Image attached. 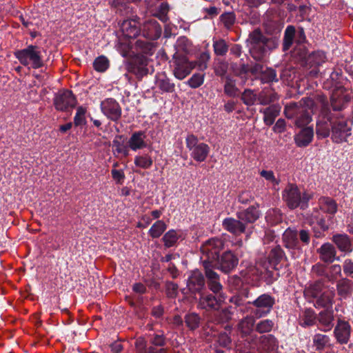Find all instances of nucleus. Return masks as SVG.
<instances>
[{
  "label": "nucleus",
  "instance_id": "obj_1",
  "mask_svg": "<svg viewBox=\"0 0 353 353\" xmlns=\"http://www.w3.org/2000/svg\"><path fill=\"white\" fill-rule=\"evenodd\" d=\"M348 79L343 76L341 69L334 70L324 83L326 89H332L331 96V105L333 110L340 111L343 108L345 103L350 100V97L345 94L347 92L346 85Z\"/></svg>",
  "mask_w": 353,
  "mask_h": 353
},
{
  "label": "nucleus",
  "instance_id": "obj_2",
  "mask_svg": "<svg viewBox=\"0 0 353 353\" xmlns=\"http://www.w3.org/2000/svg\"><path fill=\"white\" fill-rule=\"evenodd\" d=\"M246 43L252 57L256 61H261L268 51L278 47L279 39L276 37H266L260 29L256 28L249 34Z\"/></svg>",
  "mask_w": 353,
  "mask_h": 353
},
{
  "label": "nucleus",
  "instance_id": "obj_3",
  "mask_svg": "<svg viewBox=\"0 0 353 353\" xmlns=\"http://www.w3.org/2000/svg\"><path fill=\"white\" fill-rule=\"evenodd\" d=\"M314 101L310 98H303L299 103L286 105L284 113L288 119H294V124L301 128L312 121Z\"/></svg>",
  "mask_w": 353,
  "mask_h": 353
},
{
  "label": "nucleus",
  "instance_id": "obj_4",
  "mask_svg": "<svg viewBox=\"0 0 353 353\" xmlns=\"http://www.w3.org/2000/svg\"><path fill=\"white\" fill-rule=\"evenodd\" d=\"M317 99L322 104L321 112L316 122V132L319 138H326L330 134V128H332L335 119L332 113L327 107V101L324 95H318Z\"/></svg>",
  "mask_w": 353,
  "mask_h": 353
},
{
  "label": "nucleus",
  "instance_id": "obj_5",
  "mask_svg": "<svg viewBox=\"0 0 353 353\" xmlns=\"http://www.w3.org/2000/svg\"><path fill=\"white\" fill-rule=\"evenodd\" d=\"M14 55L24 66L38 69L43 65L40 48L37 46L30 45L26 48L16 50Z\"/></svg>",
  "mask_w": 353,
  "mask_h": 353
},
{
  "label": "nucleus",
  "instance_id": "obj_6",
  "mask_svg": "<svg viewBox=\"0 0 353 353\" xmlns=\"http://www.w3.org/2000/svg\"><path fill=\"white\" fill-rule=\"evenodd\" d=\"M172 74L179 80H183L188 77L196 67L194 62L190 61L186 56L176 52L170 61Z\"/></svg>",
  "mask_w": 353,
  "mask_h": 353
},
{
  "label": "nucleus",
  "instance_id": "obj_7",
  "mask_svg": "<svg viewBox=\"0 0 353 353\" xmlns=\"http://www.w3.org/2000/svg\"><path fill=\"white\" fill-rule=\"evenodd\" d=\"M224 243L219 238H212L206 241L201 247L203 265L208 262L212 266L219 256L220 252L223 248Z\"/></svg>",
  "mask_w": 353,
  "mask_h": 353
},
{
  "label": "nucleus",
  "instance_id": "obj_8",
  "mask_svg": "<svg viewBox=\"0 0 353 353\" xmlns=\"http://www.w3.org/2000/svg\"><path fill=\"white\" fill-rule=\"evenodd\" d=\"M254 321H255L253 316H246L238 323L237 330L241 337H248L245 340L247 341V345H245L244 349L243 347H241L240 343L236 345L237 350L241 352L248 353L247 349H254L256 347V343L254 342V339L250 336L253 331Z\"/></svg>",
  "mask_w": 353,
  "mask_h": 353
},
{
  "label": "nucleus",
  "instance_id": "obj_9",
  "mask_svg": "<svg viewBox=\"0 0 353 353\" xmlns=\"http://www.w3.org/2000/svg\"><path fill=\"white\" fill-rule=\"evenodd\" d=\"M187 148L191 152L190 156L198 162L204 161L208 157L210 148L205 143L199 142L198 138L194 134H188L185 139Z\"/></svg>",
  "mask_w": 353,
  "mask_h": 353
},
{
  "label": "nucleus",
  "instance_id": "obj_10",
  "mask_svg": "<svg viewBox=\"0 0 353 353\" xmlns=\"http://www.w3.org/2000/svg\"><path fill=\"white\" fill-rule=\"evenodd\" d=\"M224 293L201 292L198 302V307L207 312L219 310L226 299Z\"/></svg>",
  "mask_w": 353,
  "mask_h": 353
},
{
  "label": "nucleus",
  "instance_id": "obj_11",
  "mask_svg": "<svg viewBox=\"0 0 353 353\" xmlns=\"http://www.w3.org/2000/svg\"><path fill=\"white\" fill-rule=\"evenodd\" d=\"M250 303L255 307L253 311L256 318H261L269 314L275 303L274 298L268 294L260 295Z\"/></svg>",
  "mask_w": 353,
  "mask_h": 353
},
{
  "label": "nucleus",
  "instance_id": "obj_12",
  "mask_svg": "<svg viewBox=\"0 0 353 353\" xmlns=\"http://www.w3.org/2000/svg\"><path fill=\"white\" fill-rule=\"evenodd\" d=\"M55 109L59 111H67L73 108L77 104V100L70 90L58 92L53 99Z\"/></svg>",
  "mask_w": 353,
  "mask_h": 353
},
{
  "label": "nucleus",
  "instance_id": "obj_13",
  "mask_svg": "<svg viewBox=\"0 0 353 353\" xmlns=\"http://www.w3.org/2000/svg\"><path fill=\"white\" fill-rule=\"evenodd\" d=\"M282 199L290 209L294 210L301 203V193L296 185L289 183L282 192Z\"/></svg>",
  "mask_w": 353,
  "mask_h": 353
},
{
  "label": "nucleus",
  "instance_id": "obj_14",
  "mask_svg": "<svg viewBox=\"0 0 353 353\" xmlns=\"http://www.w3.org/2000/svg\"><path fill=\"white\" fill-rule=\"evenodd\" d=\"M239 263L237 256L231 251H226L219 256L212 265L214 268H217L224 273H229L234 270Z\"/></svg>",
  "mask_w": 353,
  "mask_h": 353
},
{
  "label": "nucleus",
  "instance_id": "obj_15",
  "mask_svg": "<svg viewBox=\"0 0 353 353\" xmlns=\"http://www.w3.org/2000/svg\"><path fill=\"white\" fill-rule=\"evenodd\" d=\"M351 135V128L344 120L335 119L332 128V140L336 143L346 141L347 138Z\"/></svg>",
  "mask_w": 353,
  "mask_h": 353
},
{
  "label": "nucleus",
  "instance_id": "obj_16",
  "mask_svg": "<svg viewBox=\"0 0 353 353\" xmlns=\"http://www.w3.org/2000/svg\"><path fill=\"white\" fill-rule=\"evenodd\" d=\"M101 112L109 119L117 121L121 117V108L119 103L112 98H108L101 103Z\"/></svg>",
  "mask_w": 353,
  "mask_h": 353
},
{
  "label": "nucleus",
  "instance_id": "obj_17",
  "mask_svg": "<svg viewBox=\"0 0 353 353\" xmlns=\"http://www.w3.org/2000/svg\"><path fill=\"white\" fill-rule=\"evenodd\" d=\"M161 34V28L157 21L153 18L146 20L140 28L139 35L148 40H156Z\"/></svg>",
  "mask_w": 353,
  "mask_h": 353
},
{
  "label": "nucleus",
  "instance_id": "obj_18",
  "mask_svg": "<svg viewBox=\"0 0 353 353\" xmlns=\"http://www.w3.org/2000/svg\"><path fill=\"white\" fill-rule=\"evenodd\" d=\"M205 275L207 279L208 288L214 293H223V285L220 283L219 275L214 271V269L208 262L204 263Z\"/></svg>",
  "mask_w": 353,
  "mask_h": 353
},
{
  "label": "nucleus",
  "instance_id": "obj_19",
  "mask_svg": "<svg viewBox=\"0 0 353 353\" xmlns=\"http://www.w3.org/2000/svg\"><path fill=\"white\" fill-rule=\"evenodd\" d=\"M351 330V326L348 322L339 320L334 330L337 343L341 345L347 344L350 338Z\"/></svg>",
  "mask_w": 353,
  "mask_h": 353
},
{
  "label": "nucleus",
  "instance_id": "obj_20",
  "mask_svg": "<svg viewBox=\"0 0 353 353\" xmlns=\"http://www.w3.org/2000/svg\"><path fill=\"white\" fill-rule=\"evenodd\" d=\"M222 226L224 230L235 236H239L245 232V223L242 220L228 217L223 219Z\"/></svg>",
  "mask_w": 353,
  "mask_h": 353
},
{
  "label": "nucleus",
  "instance_id": "obj_21",
  "mask_svg": "<svg viewBox=\"0 0 353 353\" xmlns=\"http://www.w3.org/2000/svg\"><path fill=\"white\" fill-rule=\"evenodd\" d=\"M205 286V279L203 275L199 270L192 272L187 281V287L192 293H201V290Z\"/></svg>",
  "mask_w": 353,
  "mask_h": 353
},
{
  "label": "nucleus",
  "instance_id": "obj_22",
  "mask_svg": "<svg viewBox=\"0 0 353 353\" xmlns=\"http://www.w3.org/2000/svg\"><path fill=\"white\" fill-rule=\"evenodd\" d=\"M155 85L162 93H172L175 91V84L164 72L156 74Z\"/></svg>",
  "mask_w": 353,
  "mask_h": 353
},
{
  "label": "nucleus",
  "instance_id": "obj_23",
  "mask_svg": "<svg viewBox=\"0 0 353 353\" xmlns=\"http://www.w3.org/2000/svg\"><path fill=\"white\" fill-rule=\"evenodd\" d=\"M317 252L320 259L325 263H331L335 259L339 260V258H336V251L334 246L330 243H323L317 250Z\"/></svg>",
  "mask_w": 353,
  "mask_h": 353
},
{
  "label": "nucleus",
  "instance_id": "obj_24",
  "mask_svg": "<svg viewBox=\"0 0 353 353\" xmlns=\"http://www.w3.org/2000/svg\"><path fill=\"white\" fill-rule=\"evenodd\" d=\"M145 139V132L141 130L132 133L128 141V147L133 151L142 150L148 145Z\"/></svg>",
  "mask_w": 353,
  "mask_h": 353
},
{
  "label": "nucleus",
  "instance_id": "obj_25",
  "mask_svg": "<svg viewBox=\"0 0 353 353\" xmlns=\"http://www.w3.org/2000/svg\"><path fill=\"white\" fill-rule=\"evenodd\" d=\"M139 23L134 19L125 20L121 24L123 35L129 39L136 38L140 33Z\"/></svg>",
  "mask_w": 353,
  "mask_h": 353
},
{
  "label": "nucleus",
  "instance_id": "obj_26",
  "mask_svg": "<svg viewBox=\"0 0 353 353\" xmlns=\"http://www.w3.org/2000/svg\"><path fill=\"white\" fill-rule=\"evenodd\" d=\"M261 213L257 208L254 206L249 207L246 210L237 212V219L242 220L245 223L247 228L248 224L253 223L260 216Z\"/></svg>",
  "mask_w": 353,
  "mask_h": 353
},
{
  "label": "nucleus",
  "instance_id": "obj_27",
  "mask_svg": "<svg viewBox=\"0 0 353 353\" xmlns=\"http://www.w3.org/2000/svg\"><path fill=\"white\" fill-rule=\"evenodd\" d=\"M332 241L338 249L344 252L350 253L353 250V243L345 234H337L332 236Z\"/></svg>",
  "mask_w": 353,
  "mask_h": 353
},
{
  "label": "nucleus",
  "instance_id": "obj_28",
  "mask_svg": "<svg viewBox=\"0 0 353 353\" xmlns=\"http://www.w3.org/2000/svg\"><path fill=\"white\" fill-rule=\"evenodd\" d=\"M314 137V130L311 127L303 128L294 137V141L298 147H305L312 141Z\"/></svg>",
  "mask_w": 353,
  "mask_h": 353
},
{
  "label": "nucleus",
  "instance_id": "obj_29",
  "mask_svg": "<svg viewBox=\"0 0 353 353\" xmlns=\"http://www.w3.org/2000/svg\"><path fill=\"white\" fill-rule=\"evenodd\" d=\"M336 290L339 296L347 299L353 292V282L347 278H342L337 281Z\"/></svg>",
  "mask_w": 353,
  "mask_h": 353
},
{
  "label": "nucleus",
  "instance_id": "obj_30",
  "mask_svg": "<svg viewBox=\"0 0 353 353\" xmlns=\"http://www.w3.org/2000/svg\"><path fill=\"white\" fill-rule=\"evenodd\" d=\"M263 114V121L267 125H271L274 123L276 117L281 112V106L279 105H272L265 109L259 110Z\"/></svg>",
  "mask_w": 353,
  "mask_h": 353
},
{
  "label": "nucleus",
  "instance_id": "obj_31",
  "mask_svg": "<svg viewBox=\"0 0 353 353\" xmlns=\"http://www.w3.org/2000/svg\"><path fill=\"white\" fill-rule=\"evenodd\" d=\"M330 338L323 334H316L312 337V345L315 350L322 352L326 347H330Z\"/></svg>",
  "mask_w": 353,
  "mask_h": 353
},
{
  "label": "nucleus",
  "instance_id": "obj_32",
  "mask_svg": "<svg viewBox=\"0 0 353 353\" xmlns=\"http://www.w3.org/2000/svg\"><path fill=\"white\" fill-rule=\"evenodd\" d=\"M320 209L327 214H334L337 211V204L336 201L327 196H321L319 199Z\"/></svg>",
  "mask_w": 353,
  "mask_h": 353
},
{
  "label": "nucleus",
  "instance_id": "obj_33",
  "mask_svg": "<svg viewBox=\"0 0 353 353\" xmlns=\"http://www.w3.org/2000/svg\"><path fill=\"white\" fill-rule=\"evenodd\" d=\"M285 246L288 248H294L299 245L298 231L290 228L287 229L283 234Z\"/></svg>",
  "mask_w": 353,
  "mask_h": 353
},
{
  "label": "nucleus",
  "instance_id": "obj_34",
  "mask_svg": "<svg viewBox=\"0 0 353 353\" xmlns=\"http://www.w3.org/2000/svg\"><path fill=\"white\" fill-rule=\"evenodd\" d=\"M316 320L323 326L327 327L324 331L330 330L334 321V314L332 310H325L319 312Z\"/></svg>",
  "mask_w": 353,
  "mask_h": 353
},
{
  "label": "nucleus",
  "instance_id": "obj_35",
  "mask_svg": "<svg viewBox=\"0 0 353 353\" xmlns=\"http://www.w3.org/2000/svg\"><path fill=\"white\" fill-rule=\"evenodd\" d=\"M279 99L276 92L266 89L263 90L258 94V101L260 105H267Z\"/></svg>",
  "mask_w": 353,
  "mask_h": 353
},
{
  "label": "nucleus",
  "instance_id": "obj_36",
  "mask_svg": "<svg viewBox=\"0 0 353 353\" xmlns=\"http://www.w3.org/2000/svg\"><path fill=\"white\" fill-rule=\"evenodd\" d=\"M323 287V282L322 281H317L305 289L304 294L307 297L316 299L321 294Z\"/></svg>",
  "mask_w": 353,
  "mask_h": 353
},
{
  "label": "nucleus",
  "instance_id": "obj_37",
  "mask_svg": "<svg viewBox=\"0 0 353 353\" xmlns=\"http://www.w3.org/2000/svg\"><path fill=\"white\" fill-rule=\"evenodd\" d=\"M148 63L145 59L136 60L132 68V72L137 78L141 79L148 73V68L146 67Z\"/></svg>",
  "mask_w": 353,
  "mask_h": 353
},
{
  "label": "nucleus",
  "instance_id": "obj_38",
  "mask_svg": "<svg viewBox=\"0 0 353 353\" xmlns=\"http://www.w3.org/2000/svg\"><path fill=\"white\" fill-rule=\"evenodd\" d=\"M239 92V88L236 85L235 80L230 76L225 77L224 93L229 97H234Z\"/></svg>",
  "mask_w": 353,
  "mask_h": 353
},
{
  "label": "nucleus",
  "instance_id": "obj_39",
  "mask_svg": "<svg viewBox=\"0 0 353 353\" xmlns=\"http://www.w3.org/2000/svg\"><path fill=\"white\" fill-rule=\"evenodd\" d=\"M134 163L137 167L142 169H149L153 164V160L150 155L144 154L141 155H137L134 157Z\"/></svg>",
  "mask_w": 353,
  "mask_h": 353
},
{
  "label": "nucleus",
  "instance_id": "obj_40",
  "mask_svg": "<svg viewBox=\"0 0 353 353\" xmlns=\"http://www.w3.org/2000/svg\"><path fill=\"white\" fill-rule=\"evenodd\" d=\"M317 316L314 311L312 309L304 310L301 318V325L303 327L311 326L316 323Z\"/></svg>",
  "mask_w": 353,
  "mask_h": 353
},
{
  "label": "nucleus",
  "instance_id": "obj_41",
  "mask_svg": "<svg viewBox=\"0 0 353 353\" xmlns=\"http://www.w3.org/2000/svg\"><path fill=\"white\" fill-rule=\"evenodd\" d=\"M167 225L162 220L156 221L148 231L149 235L153 238H159L165 231Z\"/></svg>",
  "mask_w": 353,
  "mask_h": 353
},
{
  "label": "nucleus",
  "instance_id": "obj_42",
  "mask_svg": "<svg viewBox=\"0 0 353 353\" xmlns=\"http://www.w3.org/2000/svg\"><path fill=\"white\" fill-rule=\"evenodd\" d=\"M113 152L115 156L121 154L123 157H128L129 155L128 144L125 145L123 141H120L117 138L114 139L112 141Z\"/></svg>",
  "mask_w": 353,
  "mask_h": 353
},
{
  "label": "nucleus",
  "instance_id": "obj_43",
  "mask_svg": "<svg viewBox=\"0 0 353 353\" xmlns=\"http://www.w3.org/2000/svg\"><path fill=\"white\" fill-rule=\"evenodd\" d=\"M295 28L292 26H288L284 33V38H283V50H288L290 49V48L292 46L294 41V38L295 36Z\"/></svg>",
  "mask_w": 353,
  "mask_h": 353
},
{
  "label": "nucleus",
  "instance_id": "obj_44",
  "mask_svg": "<svg viewBox=\"0 0 353 353\" xmlns=\"http://www.w3.org/2000/svg\"><path fill=\"white\" fill-rule=\"evenodd\" d=\"M179 238V235L174 230H170L163 235L162 241L165 248L174 246Z\"/></svg>",
  "mask_w": 353,
  "mask_h": 353
},
{
  "label": "nucleus",
  "instance_id": "obj_45",
  "mask_svg": "<svg viewBox=\"0 0 353 353\" xmlns=\"http://www.w3.org/2000/svg\"><path fill=\"white\" fill-rule=\"evenodd\" d=\"M341 276V267L340 265L334 264L331 265L328 271L326 270L325 278L331 282L334 283Z\"/></svg>",
  "mask_w": 353,
  "mask_h": 353
},
{
  "label": "nucleus",
  "instance_id": "obj_46",
  "mask_svg": "<svg viewBox=\"0 0 353 353\" xmlns=\"http://www.w3.org/2000/svg\"><path fill=\"white\" fill-rule=\"evenodd\" d=\"M185 323L188 327L194 330L199 327L200 325L201 318L199 314L192 312L187 314L184 318Z\"/></svg>",
  "mask_w": 353,
  "mask_h": 353
},
{
  "label": "nucleus",
  "instance_id": "obj_47",
  "mask_svg": "<svg viewBox=\"0 0 353 353\" xmlns=\"http://www.w3.org/2000/svg\"><path fill=\"white\" fill-rule=\"evenodd\" d=\"M241 99L245 105L251 106L258 100V95L253 90L245 89L241 94Z\"/></svg>",
  "mask_w": 353,
  "mask_h": 353
},
{
  "label": "nucleus",
  "instance_id": "obj_48",
  "mask_svg": "<svg viewBox=\"0 0 353 353\" xmlns=\"http://www.w3.org/2000/svg\"><path fill=\"white\" fill-rule=\"evenodd\" d=\"M327 58L323 51H316L312 53L308 57V62L312 65L318 66L325 63Z\"/></svg>",
  "mask_w": 353,
  "mask_h": 353
},
{
  "label": "nucleus",
  "instance_id": "obj_49",
  "mask_svg": "<svg viewBox=\"0 0 353 353\" xmlns=\"http://www.w3.org/2000/svg\"><path fill=\"white\" fill-rule=\"evenodd\" d=\"M333 296L334 294H330L328 293H322L319 297L316 298L315 306L318 307H332L333 304Z\"/></svg>",
  "mask_w": 353,
  "mask_h": 353
},
{
  "label": "nucleus",
  "instance_id": "obj_50",
  "mask_svg": "<svg viewBox=\"0 0 353 353\" xmlns=\"http://www.w3.org/2000/svg\"><path fill=\"white\" fill-rule=\"evenodd\" d=\"M261 80L263 83L273 81L277 82L279 81L276 77V71L270 68H267L265 70H263L261 74Z\"/></svg>",
  "mask_w": 353,
  "mask_h": 353
},
{
  "label": "nucleus",
  "instance_id": "obj_51",
  "mask_svg": "<svg viewBox=\"0 0 353 353\" xmlns=\"http://www.w3.org/2000/svg\"><path fill=\"white\" fill-rule=\"evenodd\" d=\"M213 48L214 53L218 56H224L228 51V46L223 39L214 41Z\"/></svg>",
  "mask_w": 353,
  "mask_h": 353
},
{
  "label": "nucleus",
  "instance_id": "obj_52",
  "mask_svg": "<svg viewBox=\"0 0 353 353\" xmlns=\"http://www.w3.org/2000/svg\"><path fill=\"white\" fill-rule=\"evenodd\" d=\"M93 67L98 72H105L109 67V61L105 56H99L94 61Z\"/></svg>",
  "mask_w": 353,
  "mask_h": 353
},
{
  "label": "nucleus",
  "instance_id": "obj_53",
  "mask_svg": "<svg viewBox=\"0 0 353 353\" xmlns=\"http://www.w3.org/2000/svg\"><path fill=\"white\" fill-rule=\"evenodd\" d=\"M204 78V74L195 73L188 79L187 83L192 88H197L203 83Z\"/></svg>",
  "mask_w": 353,
  "mask_h": 353
},
{
  "label": "nucleus",
  "instance_id": "obj_54",
  "mask_svg": "<svg viewBox=\"0 0 353 353\" xmlns=\"http://www.w3.org/2000/svg\"><path fill=\"white\" fill-rule=\"evenodd\" d=\"M276 342V339L272 334L264 335L259 338V343L264 350H268L272 348Z\"/></svg>",
  "mask_w": 353,
  "mask_h": 353
},
{
  "label": "nucleus",
  "instance_id": "obj_55",
  "mask_svg": "<svg viewBox=\"0 0 353 353\" xmlns=\"http://www.w3.org/2000/svg\"><path fill=\"white\" fill-rule=\"evenodd\" d=\"M274 323L272 320L265 319L261 321L256 325V330L259 333L269 332L272 330Z\"/></svg>",
  "mask_w": 353,
  "mask_h": 353
},
{
  "label": "nucleus",
  "instance_id": "obj_56",
  "mask_svg": "<svg viewBox=\"0 0 353 353\" xmlns=\"http://www.w3.org/2000/svg\"><path fill=\"white\" fill-rule=\"evenodd\" d=\"M86 109L82 106L77 108L74 117V123L76 126L83 125L85 123Z\"/></svg>",
  "mask_w": 353,
  "mask_h": 353
},
{
  "label": "nucleus",
  "instance_id": "obj_57",
  "mask_svg": "<svg viewBox=\"0 0 353 353\" xmlns=\"http://www.w3.org/2000/svg\"><path fill=\"white\" fill-rule=\"evenodd\" d=\"M232 307L224 308L219 312L217 321L219 323L228 322L232 319Z\"/></svg>",
  "mask_w": 353,
  "mask_h": 353
},
{
  "label": "nucleus",
  "instance_id": "obj_58",
  "mask_svg": "<svg viewBox=\"0 0 353 353\" xmlns=\"http://www.w3.org/2000/svg\"><path fill=\"white\" fill-rule=\"evenodd\" d=\"M221 21L225 27L230 28L235 22V14L233 12H225L221 15Z\"/></svg>",
  "mask_w": 353,
  "mask_h": 353
},
{
  "label": "nucleus",
  "instance_id": "obj_59",
  "mask_svg": "<svg viewBox=\"0 0 353 353\" xmlns=\"http://www.w3.org/2000/svg\"><path fill=\"white\" fill-rule=\"evenodd\" d=\"M285 256L284 252L280 247H276L271 250L270 257L275 263L281 261Z\"/></svg>",
  "mask_w": 353,
  "mask_h": 353
},
{
  "label": "nucleus",
  "instance_id": "obj_60",
  "mask_svg": "<svg viewBox=\"0 0 353 353\" xmlns=\"http://www.w3.org/2000/svg\"><path fill=\"white\" fill-rule=\"evenodd\" d=\"M260 175L266 181L271 182L274 185H277L279 183V180L276 179L274 174L272 170H263L260 172Z\"/></svg>",
  "mask_w": 353,
  "mask_h": 353
},
{
  "label": "nucleus",
  "instance_id": "obj_61",
  "mask_svg": "<svg viewBox=\"0 0 353 353\" xmlns=\"http://www.w3.org/2000/svg\"><path fill=\"white\" fill-rule=\"evenodd\" d=\"M210 56L208 52H203L201 54L197 61V65L201 70H204L208 68V61L210 60Z\"/></svg>",
  "mask_w": 353,
  "mask_h": 353
},
{
  "label": "nucleus",
  "instance_id": "obj_62",
  "mask_svg": "<svg viewBox=\"0 0 353 353\" xmlns=\"http://www.w3.org/2000/svg\"><path fill=\"white\" fill-rule=\"evenodd\" d=\"M343 270L346 276L353 278V261L350 259H345L343 264Z\"/></svg>",
  "mask_w": 353,
  "mask_h": 353
},
{
  "label": "nucleus",
  "instance_id": "obj_63",
  "mask_svg": "<svg viewBox=\"0 0 353 353\" xmlns=\"http://www.w3.org/2000/svg\"><path fill=\"white\" fill-rule=\"evenodd\" d=\"M111 174L112 179L116 181L118 184H122L125 179V174L122 170H116L112 169L111 170Z\"/></svg>",
  "mask_w": 353,
  "mask_h": 353
},
{
  "label": "nucleus",
  "instance_id": "obj_64",
  "mask_svg": "<svg viewBox=\"0 0 353 353\" xmlns=\"http://www.w3.org/2000/svg\"><path fill=\"white\" fill-rule=\"evenodd\" d=\"M166 292L167 294L170 297H175L178 293V285L172 281L166 283Z\"/></svg>",
  "mask_w": 353,
  "mask_h": 353
}]
</instances>
